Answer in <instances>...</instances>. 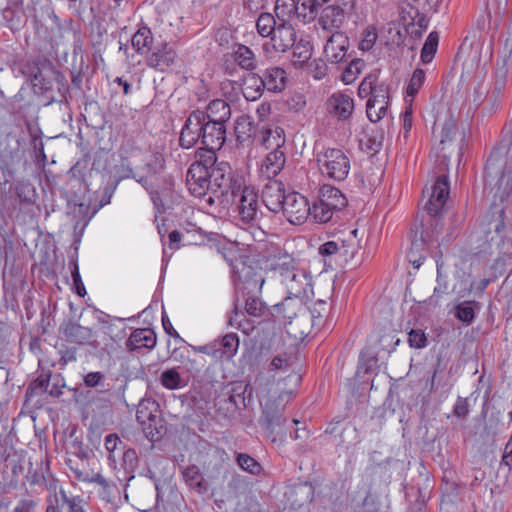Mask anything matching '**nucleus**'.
<instances>
[{"mask_svg":"<svg viewBox=\"0 0 512 512\" xmlns=\"http://www.w3.org/2000/svg\"><path fill=\"white\" fill-rule=\"evenodd\" d=\"M233 276L236 292L241 293L245 301L246 314L257 318L264 316L268 307L259 296L265 283L262 272L244 262H236Z\"/></svg>","mask_w":512,"mask_h":512,"instance_id":"obj_1","label":"nucleus"},{"mask_svg":"<svg viewBox=\"0 0 512 512\" xmlns=\"http://www.w3.org/2000/svg\"><path fill=\"white\" fill-rule=\"evenodd\" d=\"M265 267L279 278L288 295L309 298L312 293L311 275L304 269L297 268L291 255L279 253L270 256Z\"/></svg>","mask_w":512,"mask_h":512,"instance_id":"obj_2","label":"nucleus"},{"mask_svg":"<svg viewBox=\"0 0 512 512\" xmlns=\"http://www.w3.org/2000/svg\"><path fill=\"white\" fill-rule=\"evenodd\" d=\"M292 398V392L283 391L276 398L265 402L260 417V425L266 430L272 441L284 433L287 418L284 416L285 405Z\"/></svg>","mask_w":512,"mask_h":512,"instance_id":"obj_3","label":"nucleus"},{"mask_svg":"<svg viewBox=\"0 0 512 512\" xmlns=\"http://www.w3.org/2000/svg\"><path fill=\"white\" fill-rule=\"evenodd\" d=\"M316 162L324 177L334 181H344L350 172V159L343 150L323 148L316 153Z\"/></svg>","mask_w":512,"mask_h":512,"instance_id":"obj_4","label":"nucleus"},{"mask_svg":"<svg viewBox=\"0 0 512 512\" xmlns=\"http://www.w3.org/2000/svg\"><path fill=\"white\" fill-rule=\"evenodd\" d=\"M209 174L211 190V195L207 200L209 203H213L215 198L218 200L224 198L226 202H229V197L235 186L242 184L240 180L233 178L232 168L228 162H219L212 170H209Z\"/></svg>","mask_w":512,"mask_h":512,"instance_id":"obj_5","label":"nucleus"},{"mask_svg":"<svg viewBox=\"0 0 512 512\" xmlns=\"http://www.w3.org/2000/svg\"><path fill=\"white\" fill-rule=\"evenodd\" d=\"M236 206L241 221L245 224L251 223L257 219L259 203L258 195L254 188L250 186H235L229 202Z\"/></svg>","mask_w":512,"mask_h":512,"instance_id":"obj_6","label":"nucleus"},{"mask_svg":"<svg viewBox=\"0 0 512 512\" xmlns=\"http://www.w3.org/2000/svg\"><path fill=\"white\" fill-rule=\"evenodd\" d=\"M45 512H88L87 502L82 496L61 487L58 492L48 496Z\"/></svg>","mask_w":512,"mask_h":512,"instance_id":"obj_7","label":"nucleus"},{"mask_svg":"<svg viewBox=\"0 0 512 512\" xmlns=\"http://www.w3.org/2000/svg\"><path fill=\"white\" fill-rule=\"evenodd\" d=\"M389 87L385 82L376 78L371 97L366 104V114L368 119L376 123L380 121L387 113L389 106Z\"/></svg>","mask_w":512,"mask_h":512,"instance_id":"obj_8","label":"nucleus"},{"mask_svg":"<svg viewBox=\"0 0 512 512\" xmlns=\"http://www.w3.org/2000/svg\"><path fill=\"white\" fill-rule=\"evenodd\" d=\"M280 212L291 224L300 225L309 217L310 205L306 197L293 192L287 194Z\"/></svg>","mask_w":512,"mask_h":512,"instance_id":"obj_9","label":"nucleus"},{"mask_svg":"<svg viewBox=\"0 0 512 512\" xmlns=\"http://www.w3.org/2000/svg\"><path fill=\"white\" fill-rule=\"evenodd\" d=\"M300 296L288 295L281 303L272 307L271 315L275 321L291 324L293 319L306 314V308Z\"/></svg>","mask_w":512,"mask_h":512,"instance_id":"obj_10","label":"nucleus"},{"mask_svg":"<svg viewBox=\"0 0 512 512\" xmlns=\"http://www.w3.org/2000/svg\"><path fill=\"white\" fill-rule=\"evenodd\" d=\"M206 120L204 111H193L182 127L179 144L184 149L192 148L200 139L202 140V123Z\"/></svg>","mask_w":512,"mask_h":512,"instance_id":"obj_11","label":"nucleus"},{"mask_svg":"<svg viewBox=\"0 0 512 512\" xmlns=\"http://www.w3.org/2000/svg\"><path fill=\"white\" fill-rule=\"evenodd\" d=\"M328 113L338 120L345 121L352 116L355 108L351 92L338 91L329 96L326 102Z\"/></svg>","mask_w":512,"mask_h":512,"instance_id":"obj_12","label":"nucleus"},{"mask_svg":"<svg viewBox=\"0 0 512 512\" xmlns=\"http://www.w3.org/2000/svg\"><path fill=\"white\" fill-rule=\"evenodd\" d=\"M209 170L199 164H191L186 175V185L190 193L198 198L211 195Z\"/></svg>","mask_w":512,"mask_h":512,"instance_id":"obj_13","label":"nucleus"},{"mask_svg":"<svg viewBox=\"0 0 512 512\" xmlns=\"http://www.w3.org/2000/svg\"><path fill=\"white\" fill-rule=\"evenodd\" d=\"M296 37V32L290 23L279 22L270 41L264 43L263 48L269 52L268 46L271 45L274 52L284 53L295 45Z\"/></svg>","mask_w":512,"mask_h":512,"instance_id":"obj_14","label":"nucleus"},{"mask_svg":"<svg viewBox=\"0 0 512 512\" xmlns=\"http://www.w3.org/2000/svg\"><path fill=\"white\" fill-rule=\"evenodd\" d=\"M342 1L343 6L334 4L323 8L318 23L324 30H337L343 25L346 9H352L354 7V0Z\"/></svg>","mask_w":512,"mask_h":512,"instance_id":"obj_15","label":"nucleus"},{"mask_svg":"<svg viewBox=\"0 0 512 512\" xmlns=\"http://www.w3.org/2000/svg\"><path fill=\"white\" fill-rule=\"evenodd\" d=\"M494 174V169L488 164L485 171L486 184L496 187L495 196L501 201L507 200L512 196V168L506 166L498 178Z\"/></svg>","mask_w":512,"mask_h":512,"instance_id":"obj_16","label":"nucleus"},{"mask_svg":"<svg viewBox=\"0 0 512 512\" xmlns=\"http://www.w3.org/2000/svg\"><path fill=\"white\" fill-rule=\"evenodd\" d=\"M449 195V182L446 175H440L434 185L425 209L431 216H437L443 210Z\"/></svg>","mask_w":512,"mask_h":512,"instance_id":"obj_17","label":"nucleus"},{"mask_svg":"<svg viewBox=\"0 0 512 512\" xmlns=\"http://www.w3.org/2000/svg\"><path fill=\"white\" fill-rule=\"evenodd\" d=\"M349 48L348 37L339 31L333 33L324 46V55L326 59L334 64L345 60Z\"/></svg>","mask_w":512,"mask_h":512,"instance_id":"obj_18","label":"nucleus"},{"mask_svg":"<svg viewBox=\"0 0 512 512\" xmlns=\"http://www.w3.org/2000/svg\"><path fill=\"white\" fill-rule=\"evenodd\" d=\"M285 189L282 182L269 180L262 189V202L268 210L280 212L286 200Z\"/></svg>","mask_w":512,"mask_h":512,"instance_id":"obj_19","label":"nucleus"},{"mask_svg":"<svg viewBox=\"0 0 512 512\" xmlns=\"http://www.w3.org/2000/svg\"><path fill=\"white\" fill-rule=\"evenodd\" d=\"M226 141L225 124L204 120L202 123V144L204 148L221 149Z\"/></svg>","mask_w":512,"mask_h":512,"instance_id":"obj_20","label":"nucleus"},{"mask_svg":"<svg viewBox=\"0 0 512 512\" xmlns=\"http://www.w3.org/2000/svg\"><path fill=\"white\" fill-rule=\"evenodd\" d=\"M177 53L168 43H161L147 57V65L158 71H164L175 63Z\"/></svg>","mask_w":512,"mask_h":512,"instance_id":"obj_21","label":"nucleus"},{"mask_svg":"<svg viewBox=\"0 0 512 512\" xmlns=\"http://www.w3.org/2000/svg\"><path fill=\"white\" fill-rule=\"evenodd\" d=\"M156 342L157 337L154 330L150 328H139L131 333L126 341V347L129 351L142 348L153 349Z\"/></svg>","mask_w":512,"mask_h":512,"instance_id":"obj_22","label":"nucleus"},{"mask_svg":"<svg viewBox=\"0 0 512 512\" xmlns=\"http://www.w3.org/2000/svg\"><path fill=\"white\" fill-rule=\"evenodd\" d=\"M318 199L324 203V206L335 212L341 211L347 206V199L341 190L328 184L321 186Z\"/></svg>","mask_w":512,"mask_h":512,"instance_id":"obj_23","label":"nucleus"},{"mask_svg":"<svg viewBox=\"0 0 512 512\" xmlns=\"http://www.w3.org/2000/svg\"><path fill=\"white\" fill-rule=\"evenodd\" d=\"M285 163L286 153L284 149L271 150L263 160L261 171L267 178L271 179L281 172Z\"/></svg>","mask_w":512,"mask_h":512,"instance_id":"obj_24","label":"nucleus"},{"mask_svg":"<svg viewBox=\"0 0 512 512\" xmlns=\"http://www.w3.org/2000/svg\"><path fill=\"white\" fill-rule=\"evenodd\" d=\"M263 80V87L268 92H281L285 88L286 72L280 67H270L260 75Z\"/></svg>","mask_w":512,"mask_h":512,"instance_id":"obj_25","label":"nucleus"},{"mask_svg":"<svg viewBox=\"0 0 512 512\" xmlns=\"http://www.w3.org/2000/svg\"><path fill=\"white\" fill-rule=\"evenodd\" d=\"M62 333L66 341L78 345H84L93 337L92 330L79 324L69 322L62 328Z\"/></svg>","mask_w":512,"mask_h":512,"instance_id":"obj_26","label":"nucleus"},{"mask_svg":"<svg viewBox=\"0 0 512 512\" xmlns=\"http://www.w3.org/2000/svg\"><path fill=\"white\" fill-rule=\"evenodd\" d=\"M232 58L241 69L252 72L257 68L256 56L246 45L236 44L233 48Z\"/></svg>","mask_w":512,"mask_h":512,"instance_id":"obj_27","label":"nucleus"},{"mask_svg":"<svg viewBox=\"0 0 512 512\" xmlns=\"http://www.w3.org/2000/svg\"><path fill=\"white\" fill-rule=\"evenodd\" d=\"M239 306V298H237L234 302L233 310L228 316L227 325L240 330L245 335H250L255 329L254 322L246 317L245 313L239 309Z\"/></svg>","mask_w":512,"mask_h":512,"instance_id":"obj_28","label":"nucleus"},{"mask_svg":"<svg viewBox=\"0 0 512 512\" xmlns=\"http://www.w3.org/2000/svg\"><path fill=\"white\" fill-rule=\"evenodd\" d=\"M204 116L206 120L225 124L231 116L230 105L223 99H215L209 103Z\"/></svg>","mask_w":512,"mask_h":512,"instance_id":"obj_29","label":"nucleus"},{"mask_svg":"<svg viewBox=\"0 0 512 512\" xmlns=\"http://www.w3.org/2000/svg\"><path fill=\"white\" fill-rule=\"evenodd\" d=\"M264 90L263 80L259 74L249 73L243 79L242 93L246 100L255 101L259 99Z\"/></svg>","mask_w":512,"mask_h":512,"instance_id":"obj_30","label":"nucleus"},{"mask_svg":"<svg viewBox=\"0 0 512 512\" xmlns=\"http://www.w3.org/2000/svg\"><path fill=\"white\" fill-rule=\"evenodd\" d=\"M286 142L284 130L278 126L267 127L263 131L262 143L268 150L283 149Z\"/></svg>","mask_w":512,"mask_h":512,"instance_id":"obj_31","label":"nucleus"},{"mask_svg":"<svg viewBox=\"0 0 512 512\" xmlns=\"http://www.w3.org/2000/svg\"><path fill=\"white\" fill-rule=\"evenodd\" d=\"M20 148L19 140L12 134H7L0 142V158L3 165H10L18 156Z\"/></svg>","mask_w":512,"mask_h":512,"instance_id":"obj_32","label":"nucleus"},{"mask_svg":"<svg viewBox=\"0 0 512 512\" xmlns=\"http://www.w3.org/2000/svg\"><path fill=\"white\" fill-rule=\"evenodd\" d=\"M153 35L147 26L140 27L132 37V46L138 54H145L151 48Z\"/></svg>","mask_w":512,"mask_h":512,"instance_id":"obj_33","label":"nucleus"},{"mask_svg":"<svg viewBox=\"0 0 512 512\" xmlns=\"http://www.w3.org/2000/svg\"><path fill=\"white\" fill-rule=\"evenodd\" d=\"M275 15L279 22L290 23L296 18L297 4L295 0H276Z\"/></svg>","mask_w":512,"mask_h":512,"instance_id":"obj_34","label":"nucleus"},{"mask_svg":"<svg viewBox=\"0 0 512 512\" xmlns=\"http://www.w3.org/2000/svg\"><path fill=\"white\" fill-rule=\"evenodd\" d=\"M158 412V404L152 400L140 401L137 411L136 418L142 425H146L148 422H153L156 419V413Z\"/></svg>","mask_w":512,"mask_h":512,"instance_id":"obj_35","label":"nucleus"},{"mask_svg":"<svg viewBox=\"0 0 512 512\" xmlns=\"http://www.w3.org/2000/svg\"><path fill=\"white\" fill-rule=\"evenodd\" d=\"M426 79V73L423 69L417 68L414 70L409 83L406 88V103H412L415 96L418 94L419 90L423 86Z\"/></svg>","mask_w":512,"mask_h":512,"instance_id":"obj_36","label":"nucleus"},{"mask_svg":"<svg viewBox=\"0 0 512 512\" xmlns=\"http://www.w3.org/2000/svg\"><path fill=\"white\" fill-rule=\"evenodd\" d=\"M239 337L236 333H228L224 335L218 342V349L221 354L230 359L234 357L239 349Z\"/></svg>","mask_w":512,"mask_h":512,"instance_id":"obj_37","label":"nucleus"},{"mask_svg":"<svg viewBox=\"0 0 512 512\" xmlns=\"http://www.w3.org/2000/svg\"><path fill=\"white\" fill-rule=\"evenodd\" d=\"M279 21L270 13H262L257 19V32L262 37H271L277 28Z\"/></svg>","mask_w":512,"mask_h":512,"instance_id":"obj_38","label":"nucleus"},{"mask_svg":"<svg viewBox=\"0 0 512 512\" xmlns=\"http://www.w3.org/2000/svg\"><path fill=\"white\" fill-rule=\"evenodd\" d=\"M324 203L317 199L310 207L309 217L319 224H325L329 222L333 215L336 213L331 208L323 205Z\"/></svg>","mask_w":512,"mask_h":512,"instance_id":"obj_39","label":"nucleus"},{"mask_svg":"<svg viewBox=\"0 0 512 512\" xmlns=\"http://www.w3.org/2000/svg\"><path fill=\"white\" fill-rule=\"evenodd\" d=\"M296 18L302 22H310L315 19L318 14L319 8L316 6L313 0H298Z\"/></svg>","mask_w":512,"mask_h":512,"instance_id":"obj_40","label":"nucleus"},{"mask_svg":"<svg viewBox=\"0 0 512 512\" xmlns=\"http://www.w3.org/2000/svg\"><path fill=\"white\" fill-rule=\"evenodd\" d=\"M249 390V397L251 396V388L249 384L236 383L231 389L229 400L235 405L236 408L246 407V393Z\"/></svg>","mask_w":512,"mask_h":512,"instance_id":"obj_41","label":"nucleus"},{"mask_svg":"<svg viewBox=\"0 0 512 512\" xmlns=\"http://www.w3.org/2000/svg\"><path fill=\"white\" fill-rule=\"evenodd\" d=\"M253 123L248 116H241L235 122V134L239 142H245L252 137Z\"/></svg>","mask_w":512,"mask_h":512,"instance_id":"obj_42","label":"nucleus"},{"mask_svg":"<svg viewBox=\"0 0 512 512\" xmlns=\"http://www.w3.org/2000/svg\"><path fill=\"white\" fill-rule=\"evenodd\" d=\"M439 42V36L436 32H431L428 37L426 38V41L422 47L421 50V61L425 64L430 63L437 51Z\"/></svg>","mask_w":512,"mask_h":512,"instance_id":"obj_43","label":"nucleus"},{"mask_svg":"<svg viewBox=\"0 0 512 512\" xmlns=\"http://www.w3.org/2000/svg\"><path fill=\"white\" fill-rule=\"evenodd\" d=\"M360 248L359 230L353 229L346 239L342 240L341 249L346 257L353 259Z\"/></svg>","mask_w":512,"mask_h":512,"instance_id":"obj_44","label":"nucleus"},{"mask_svg":"<svg viewBox=\"0 0 512 512\" xmlns=\"http://www.w3.org/2000/svg\"><path fill=\"white\" fill-rule=\"evenodd\" d=\"M14 190L19 204L32 205L35 202V189L30 183H18Z\"/></svg>","mask_w":512,"mask_h":512,"instance_id":"obj_45","label":"nucleus"},{"mask_svg":"<svg viewBox=\"0 0 512 512\" xmlns=\"http://www.w3.org/2000/svg\"><path fill=\"white\" fill-rule=\"evenodd\" d=\"M160 382L169 390H176L182 387L181 376L174 368L163 371L160 376Z\"/></svg>","mask_w":512,"mask_h":512,"instance_id":"obj_46","label":"nucleus"},{"mask_svg":"<svg viewBox=\"0 0 512 512\" xmlns=\"http://www.w3.org/2000/svg\"><path fill=\"white\" fill-rule=\"evenodd\" d=\"M217 150L218 149L204 148L202 151H198L196 153L197 160L193 164H199L206 170H212V168L219 163L217 162L215 154Z\"/></svg>","mask_w":512,"mask_h":512,"instance_id":"obj_47","label":"nucleus"},{"mask_svg":"<svg viewBox=\"0 0 512 512\" xmlns=\"http://www.w3.org/2000/svg\"><path fill=\"white\" fill-rule=\"evenodd\" d=\"M236 460L242 470L252 475H259L262 471L261 465L246 453H238Z\"/></svg>","mask_w":512,"mask_h":512,"instance_id":"obj_48","label":"nucleus"},{"mask_svg":"<svg viewBox=\"0 0 512 512\" xmlns=\"http://www.w3.org/2000/svg\"><path fill=\"white\" fill-rule=\"evenodd\" d=\"M364 62L361 59H353L342 73L341 79L345 84L353 83L361 72Z\"/></svg>","mask_w":512,"mask_h":512,"instance_id":"obj_49","label":"nucleus"},{"mask_svg":"<svg viewBox=\"0 0 512 512\" xmlns=\"http://www.w3.org/2000/svg\"><path fill=\"white\" fill-rule=\"evenodd\" d=\"M455 317L466 324H470L475 317L473 303L462 302L455 306Z\"/></svg>","mask_w":512,"mask_h":512,"instance_id":"obj_50","label":"nucleus"},{"mask_svg":"<svg viewBox=\"0 0 512 512\" xmlns=\"http://www.w3.org/2000/svg\"><path fill=\"white\" fill-rule=\"evenodd\" d=\"M183 477H184L186 483L191 487H200L201 482L203 480V477L200 473L199 468L195 465L188 466L183 471Z\"/></svg>","mask_w":512,"mask_h":512,"instance_id":"obj_51","label":"nucleus"},{"mask_svg":"<svg viewBox=\"0 0 512 512\" xmlns=\"http://www.w3.org/2000/svg\"><path fill=\"white\" fill-rule=\"evenodd\" d=\"M377 30L373 26L367 27L362 35V39L359 44V48L362 51H369L374 46L377 40Z\"/></svg>","mask_w":512,"mask_h":512,"instance_id":"obj_52","label":"nucleus"},{"mask_svg":"<svg viewBox=\"0 0 512 512\" xmlns=\"http://www.w3.org/2000/svg\"><path fill=\"white\" fill-rule=\"evenodd\" d=\"M408 343L412 348H424L427 344V338L424 331L421 329H412L408 333Z\"/></svg>","mask_w":512,"mask_h":512,"instance_id":"obj_53","label":"nucleus"},{"mask_svg":"<svg viewBox=\"0 0 512 512\" xmlns=\"http://www.w3.org/2000/svg\"><path fill=\"white\" fill-rule=\"evenodd\" d=\"M94 483H96L101 489V491H99L100 496L109 501L112 492L116 489L115 485L107 481L100 473L96 475V478H94Z\"/></svg>","mask_w":512,"mask_h":512,"instance_id":"obj_54","label":"nucleus"},{"mask_svg":"<svg viewBox=\"0 0 512 512\" xmlns=\"http://www.w3.org/2000/svg\"><path fill=\"white\" fill-rule=\"evenodd\" d=\"M376 78H377V75L370 74L362 80V82L360 83L359 88H358V94L360 97H362V98H365L368 96L371 97Z\"/></svg>","mask_w":512,"mask_h":512,"instance_id":"obj_55","label":"nucleus"},{"mask_svg":"<svg viewBox=\"0 0 512 512\" xmlns=\"http://www.w3.org/2000/svg\"><path fill=\"white\" fill-rule=\"evenodd\" d=\"M454 415L459 418H465L469 413L468 398L458 397L453 408Z\"/></svg>","mask_w":512,"mask_h":512,"instance_id":"obj_56","label":"nucleus"},{"mask_svg":"<svg viewBox=\"0 0 512 512\" xmlns=\"http://www.w3.org/2000/svg\"><path fill=\"white\" fill-rule=\"evenodd\" d=\"M71 275H72V279H73V283L76 287V292L79 296L83 297L85 294H86V289H85V286L82 282V279H81V276H80V273H79V268H78V265L75 264L74 265V268L71 272Z\"/></svg>","mask_w":512,"mask_h":512,"instance_id":"obj_57","label":"nucleus"},{"mask_svg":"<svg viewBox=\"0 0 512 512\" xmlns=\"http://www.w3.org/2000/svg\"><path fill=\"white\" fill-rule=\"evenodd\" d=\"M72 472L75 475V478L82 482L94 483V478L98 473L90 472L88 470H81L79 468L71 467Z\"/></svg>","mask_w":512,"mask_h":512,"instance_id":"obj_58","label":"nucleus"},{"mask_svg":"<svg viewBox=\"0 0 512 512\" xmlns=\"http://www.w3.org/2000/svg\"><path fill=\"white\" fill-rule=\"evenodd\" d=\"M103 377L104 376L101 372H89L84 377V383L87 387L94 388L100 385Z\"/></svg>","mask_w":512,"mask_h":512,"instance_id":"obj_59","label":"nucleus"},{"mask_svg":"<svg viewBox=\"0 0 512 512\" xmlns=\"http://www.w3.org/2000/svg\"><path fill=\"white\" fill-rule=\"evenodd\" d=\"M340 249L336 241H328L319 247V253L321 255L330 256L334 255Z\"/></svg>","mask_w":512,"mask_h":512,"instance_id":"obj_60","label":"nucleus"},{"mask_svg":"<svg viewBox=\"0 0 512 512\" xmlns=\"http://www.w3.org/2000/svg\"><path fill=\"white\" fill-rule=\"evenodd\" d=\"M119 444H122V441L116 434H109L105 437L104 445L109 453H113Z\"/></svg>","mask_w":512,"mask_h":512,"instance_id":"obj_61","label":"nucleus"},{"mask_svg":"<svg viewBox=\"0 0 512 512\" xmlns=\"http://www.w3.org/2000/svg\"><path fill=\"white\" fill-rule=\"evenodd\" d=\"M270 366H271V369L274 371L286 370L287 367L289 366L288 358L286 356H281V355L275 356L272 359Z\"/></svg>","mask_w":512,"mask_h":512,"instance_id":"obj_62","label":"nucleus"},{"mask_svg":"<svg viewBox=\"0 0 512 512\" xmlns=\"http://www.w3.org/2000/svg\"><path fill=\"white\" fill-rule=\"evenodd\" d=\"M36 503L30 499L21 500L13 509V512H34Z\"/></svg>","mask_w":512,"mask_h":512,"instance_id":"obj_63","label":"nucleus"},{"mask_svg":"<svg viewBox=\"0 0 512 512\" xmlns=\"http://www.w3.org/2000/svg\"><path fill=\"white\" fill-rule=\"evenodd\" d=\"M502 463L510 468L512 467V434L505 446Z\"/></svg>","mask_w":512,"mask_h":512,"instance_id":"obj_64","label":"nucleus"}]
</instances>
